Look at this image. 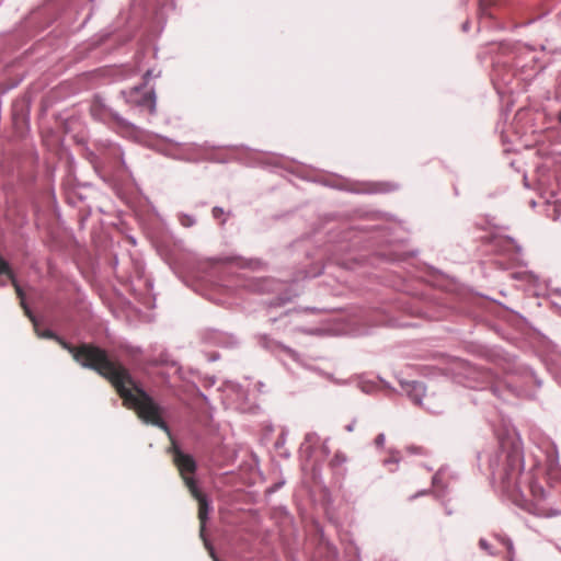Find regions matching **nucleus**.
<instances>
[{"label": "nucleus", "instance_id": "obj_16", "mask_svg": "<svg viewBox=\"0 0 561 561\" xmlns=\"http://www.w3.org/2000/svg\"><path fill=\"white\" fill-rule=\"evenodd\" d=\"M560 122H561V114H560Z\"/></svg>", "mask_w": 561, "mask_h": 561}, {"label": "nucleus", "instance_id": "obj_10", "mask_svg": "<svg viewBox=\"0 0 561 561\" xmlns=\"http://www.w3.org/2000/svg\"><path fill=\"white\" fill-rule=\"evenodd\" d=\"M383 442H385V435H383V434H379V435L376 437V439H375V443H376V445H378V446H382Z\"/></svg>", "mask_w": 561, "mask_h": 561}, {"label": "nucleus", "instance_id": "obj_6", "mask_svg": "<svg viewBox=\"0 0 561 561\" xmlns=\"http://www.w3.org/2000/svg\"><path fill=\"white\" fill-rule=\"evenodd\" d=\"M0 275H7L12 280L15 291H16V295L21 298V305L24 308L25 313L33 320V317L31 316V311L28 310V308L25 306V304L23 301L22 288L14 280L13 274H12V271H11L9 264L1 257H0Z\"/></svg>", "mask_w": 561, "mask_h": 561}, {"label": "nucleus", "instance_id": "obj_13", "mask_svg": "<svg viewBox=\"0 0 561 561\" xmlns=\"http://www.w3.org/2000/svg\"><path fill=\"white\" fill-rule=\"evenodd\" d=\"M414 389L421 391V390H423V387H422V385L417 383L414 386Z\"/></svg>", "mask_w": 561, "mask_h": 561}, {"label": "nucleus", "instance_id": "obj_9", "mask_svg": "<svg viewBox=\"0 0 561 561\" xmlns=\"http://www.w3.org/2000/svg\"><path fill=\"white\" fill-rule=\"evenodd\" d=\"M222 215H224V209H222V208H220V207H214V208H213V216H214L215 218H217V219H218V218H220Z\"/></svg>", "mask_w": 561, "mask_h": 561}, {"label": "nucleus", "instance_id": "obj_8", "mask_svg": "<svg viewBox=\"0 0 561 561\" xmlns=\"http://www.w3.org/2000/svg\"><path fill=\"white\" fill-rule=\"evenodd\" d=\"M503 243V247L507 250H517V247L515 245V243L512 241V240H503L502 241Z\"/></svg>", "mask_w": 561, "mask_h": 561}, {"label": "nucleus", "instance_id": "obj_1", "mask_svg": "<svg viewBox=\"0 0 561 561\" xmlns=\"http://www.w3.org/2000/svg\"><path fill=\"white\" fill-rule=\"evenodd\" d=\"M73 358L83 367L95 370L105 378L123 400L124 407L136 412L145 423L167 430L161 409L154 400L137 383L128 368L119 360L112 359L107 353L94 345L82 344L78 347L62 343Z\"/></svg>", "mask_w": 561, "mask_h": 561}, {"label": "nucleus", "instance_id": "obj_12", "mask_svg": "<svg viewBox=\"0 0 561 561\" xmlns=\"http://www.w3.org/2000/svg\"><path fill=\"white\" fill-rule=\"evenodd\" d=\"M479 543H480L481 548H483L485 550L488 549V542L484 539H481Z\"/></svg>", "mask_w": 561, "mask_h": 561}, {"label": "nucleus", "instance_id": "obj_2", "mask_svg": "<svg viewBox=\"0 0 561 561\" xmlns=\"http://www.w3.org/2000/svg\"><path fill=\"white\" fill-rule=\"evenodd\" d=\"M523 477V461L518 454H510L503 469L502 485L505 492L511 496L517 497L518 495L526 500V494L522 490L520 479Z\"/></svg>", "mask_w": 561, "mask_h": 561}, {"label": "nucleus", "instance_id": "obj_4", "mask_svg": "<svg viewBox=\"0 0 561 561\" xmlns=\"http://www.w3.org/2000/svg\"><path fill=\"white\" fill-rule=\"evenodd\" d=\"M173 462L187 486V482L196 483L192 477L196 470V462L192 456L182 453L176 446L173 447Z\"/></svg>", "mask_w": 561, "mask_h": 561}, {"label": "nucleus", "instance_id": "obj_15", "mask_svg": "<svg viewBox=\"0 0 561 561\" xmlns=\"http://www.w3.org/2000/svg\"><path fill=\"white\" fill-rule=\"evenodd\" d=\"M436 480H437V476H434L433 477V483H436Z\"/></svg>", "mask_w": 561, "mask_h": 561}, {"label": "nucleus", "instance_id": "obj_7", "mask_svg": "<svg viewBox=\"0 0 561 561\" xmlns=\"http://www.w3.org/2000/svg\"><path fill=\"white\" fill-rule=\"evenodd\" d=\"M345 461V457L343 455L336 454L333 459L331 460V463L333 466H337Z\"/></svg>", "mask_w": 561, "mask_h": 561}, {"label": "nucleus", "instance_id": "obj_14", "mask_svg": "<svg viewBox=\"0 0 561 561\" xmlns=\"http://www.w3.org/2000/svg\"><path fill=\"white\" fill-rule=\"evenodd\" d=\"M44 335H45V336H47V337H51V336H53V333L48 331V332H46Z\"/></svg>", "mask_w": 561, "mask_h": 561}, {"label": "nucleus", "instance_id": "obj_5", "mask_svg": "<svg viewBox=\"0 0 561 561\" xmlns=\"http://www.w3.org/2000/svg\"><path fill=\"white\" fill-rule=\"evenodd\" d=\"M187 489L191 495L198 502V519L201 524L199 531L203 537L208 517L209 504L206 496L197 488L196 483H193L192 481L187 482Z\"/></svg>", "mask_w": 561, "mask_h": 561}, {"label": "nucleus", "instance_id": "obj_3", "mask_svg": "<svg viewBox=\"0 0 561 561\" xmlns=\"http://www.w3.org/2000/svg\"><path fill=\"white\" fill-rule=\"evenodd\" d=\"M529 493L533 497L531 505L534 506V513L538 516L551 517L561 513V510L553 508L550 503H547L546 492L541 485L531 483L529 485Z\"/></svg>", "mask_w": 561, "mask_h": 561}, {"label": "nucleus", "instance_id": "obj_11", "mask_svg": "<svg viewBox=\"0 0 561 561\" xmlns=\"http://www.w3.org/2000/svg\"><path fill=\"white\" fill-rule=\"evenodd\" d=\"M504 543L506 545L508 552H511V550L513 549L512 542L507 539L504 541Z\"/></svg>", "mask_w": 561, "mask_h": 561}]
</instances>
